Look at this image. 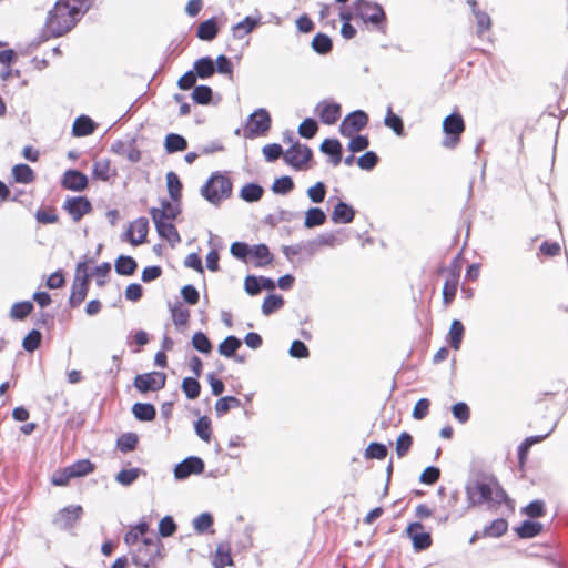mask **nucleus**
<instances>
[{"mask_svg":"<svg viewBox=\"0 0 568 568\" xmlns=\"http://www.w3.org/2000/svg\"><path fill=\"white\" fill-rule=\"evenodd\" d=\"M468 508L486 504L494 508L508 501L506 491L499 485L497 478L484 471L474 473L465 486Z\"/></svg>","mask_w":568,"mask_h":568,"instance_id":"f257e3e1","label":"nucleus"},{"mask_svg":"<svg viewBox=\"0 0 568 568\" xmlns=\"http://www.w3.org/2000/svg\"><path fill=\"white\" fill-rule=\"evenodd\" d=\"M82 17V8L71 6L69 0H59L49 11L45 27L52 37L68 33Z\"/></svg>","mask_w":568,"mask_h":568,"instance_id":"f03ea898","label":"nucleus"},{"mask_svg":"<svg viewBox=\"0 0 568 568\" xmlns=\"http://www.w3.org/2000/svg\"><path fill=\"white\" fill-rule=\"evenodd\" d=\"M232 182L220 172L213 173L201 189L202 196L211 204L219 205L231 196Z\"/></svg>","mask_w":568,"mask_h":568,"instance_id":"7ed1b4c3","label":"nucleus"},{"mask_svg":"<svg viewBox=\"0 0 568 568\" xmlns=\"http://www.w3.org/2000/svg\"><path fill=\"white\" fill-rule=\"evenodd\" d=\"M163 545L159 538H144L132 552V561L142 568H151L161 558Z\"/></svg>","mask_w":568,"mask_h":568,"instance_id":"20e7f679","label":"nucleus"},{"mask_svg":"<svg viewBox=\"0 0 568 568\" xmlns=\"http://www.w3.org/2000/svg\"><path fill=\"white\" fill-rule=\"evenodd\" d=\"M271 128V115L266 109L260 108L255 110L247 119L244 128V136L253 139L264 135Z\"/></svg>","mask_w":568,"mask_h":568,"instance_id":"39448f33","label":"nucleus"},{"mask_svg":"<svg viewBox=\"0 0 568 568\" xmlns=\"http://www.w3.org/2000/svg\"><path fill=\"white\" fill-rule=\"evenodd\" d=\"M354 12L365 23L369 22L374 26H379L386 18L383 8L378 3L367 0H356L354 2Z\"/></svg>","mask_w":568,"mask_h":568,"instance_id":"423d86ee","label":"nucleus"},{"mask_svg":"<svg viewBox=\"0 0 568 568\" xmlns=\"http://www.w3.org/2000/svg\"><path fill=\"white\" fill-rule=\"evenodd\" d=\"M464 129L465 123L460 114L453 113L446 116L443 122V130L449 136L444 139L443 145L445 148L456 146L459 141V135L463 133Z\"/></svg>","mask_w":568,"mask_h":568,"instance_id":"0eeeda50","label":"nucleus"},{"mask_svg":"<svg viewBox=\"0 0 568 568\" xmlns=\"http://www.w3.org/2000/svg\"><path fill=\"white\" fill-rule=\"evenodd\" d=\"M166 375L162 372H151L136 375L134 378V387L141 393L156 392L164 388Z\"/></svg>","mask_w":568,"mask_h":568,"instance_id":"6e6552de","label":"nucleus"},{"mask_svg":"<svg viewBox=\"0 0 568 568\" xmlns=\"http://www.w3.org/2000/svg\"><path fill=\"white\" fill-rule=\"evenodd\" d=\"M367 123L368 115L362 110H356L346 115V118L342 121L339 125V132L342 135L351 138L356 132L363 130Z\"/></svg>","mask_w":568,"mask_h":568,"instance_id":"1a4fd4ad","label":"nucleus"},{"mask_svg":"<svg viewBox=\"0 0 568 568\" xmlns=\"http://www.w3.org/2000/svg\"><path fill=\"white\" fill-rule=\"evenodd\" d=\"M312 155V150L307 145L296 142L285 152L284 160L294 169L302 170Z\"/></svg>","mask_w":568,"mask_h":568,"instance_id":"9d476101","label":"nucleus"},{"mask_svg":"<svg viewBox=\"0 0 568 568\" xmlns=\"http://www.w3.org/2000/svg\"><path fill=\"white\" fill-rule=\"evenodd\" d=\"M204 470V462L196 456H191L179 463L174 468V477L183 480L191 475H199Z\"/></svg>","mask_w":568,"mask_h":568,"instance_id":"9b49d317","label":"nucleus"},{"mask_svg":"<svg viewBox=\"0 0 568 568\" xmlns=\"http://www.w3.org/2000/svg\"><path fill=\"white\" fill-rule=\"evenodd\" d=\"M63 209L71 215L74 222H79L92 210V205L84 196H73L64 201Z\"/></svg>","mask_w":568,"mask_h":568,"instance_id":"f8f14e48","label":"nucleus"},{"mask_svg":"<svg viewBox=\"0 0 568 568\" xmlns=\"http://www.w3.org/2000/svg\"><path fill=\"white\" fill-rule=\"evenodd\" d=\"M423 525L418 521L412 523L407 529V536L413 541V547L416 551H422L430 547L432 537L428 532L423 531Z\"/></svg>","mask_w":568,"mask_h":568,"instance_id":"ddd939ff","label":"nucleus"},{"mask_svg":"<svg viewBox=\"0 0 568 568\" xmlns=\"http://www.w3.org/2000/svg\"><path fill=\"white\" fill-rule=\"evenodd\" d=\"M82 514L81 506H69L61 509L53 518V524L60 529L73 527Z\"/></svg>","mask_w":568,"mask_h":568,"instance_id":"4468645a","label":"nucleus"},{"mask_svg":"<svg viewBox=\"0 0 568 568\" xmlns=\"http://www.w3.org/2000/svg\"><path fill=\"white\" fill-rule=\"evenodd\" d=\"M149 231L146 217H139L130 224L125 235L132 245H140L145 242Z\"/></svg>","mask_w":568,"mask_h":568,"instance_id":"2eb2a0df","label":"nucleus"},{"mask_svg":"<svg viewBox=\"0 0 568 568\" xmlns=\"http://www.w3.org/2000/svg\"><path fill=\"white\" fill-rule=\"evenodd\" d=\"M181 213L179 202H170L168 200L161 201V207L150 209L152 220H166L172 221Z\"/></svg>","mask_w":568,"mask_h":568,"instance_id":"dca6fc26","label":"nucleus"},{"mask_svg":"<svg viewBox=\"0 0 568 568\" xmlns=\"http://www.w3.org/2000/svg\"><path fill=\"white\" fill-rule=\"evenodd\" d=\"M62 186L71 191L81 192L88 186V178L78 170H68L63 174Z\"/></svg>","mask_w":568,"mask_h":568,"instance_id":"f3484780","label":"nucleus"},{"mask_svg":"<svg viewBox=\"0 0 568 568\" xmlns=\"http://www.w3.org/2000/svg\"><path fill=\"white\" fill-rule=\"evenodd\" d=\"M316 110L323 123L332 125L337 122L341 116V105L337 103L321 102Z\"/></svg>","mask_w":568,"mask_h":568,"instance_id":"a211bd4d","label":"nucleus"},{"mask_svg":"<svg viewBox=\"0 0 568 568\" xmlns=\"http://www.w3.org/2000/svg\"><path fill=\"white\" fill-rule=\"evenodd\" d=\"M155 229L162 239H165L171 245H175L181 241L176 227L166 220H153Z\"/></svg>","mask_w":568,"mask_h":568,"instance_id":"6ab92c4d","label":"nucleus"},{"mask_svg":"<svg viewBox=\"0 0 568 568\" xmlns=\"http://www.w3.org/2000/svg\"><path fill=\"white\" fill-rule=\"evenodd\" d=\"M355 210L347 203L339 201L333 210L332 221L334 223L347 224L354 220Z\"/></svg>","mask_w":568,"mask_h":568,"instance_id":"aec40b11","label":"nucleus"},{"mask_svg":"<svg viewBox=\"0 0 568 568\" xmlns=\"http://www.w3.org/2000/svg\"><path fill=\"white\" fill-rule=\"evenodd\" d=\"M260 23L258 19L246 17L232 28V34L235 39H243L251 33Z\"/></svg>","mask_w":568,"mask_h":568,"instance_id":"412c9836","label":"nucleus"},{"mask_svg":"<svg viewBox=\"0 0 568 568\" xmlns=\"http://www.w3.org/2000/svg\"><path fill=\"white\" fill-rule=\"evenodd\" d=\"M95 129V123L87 115H80L75 119L72 133L74 136H87L92 134Z\"/></svg>","mask_w":568,"mask_h":568,"instance_id":"4be33fe9","label":"nucleus"},{"mask_svg":"<svg viewBox=\"0 0 568 568\" xmlns=\"http://www.w3.org/2000/svg\"><path fill=\"white\" fill-rule=\"evenodd\" d=\"M114 268L119 275L130 276L135 273L138 263L131 256L120 255L115 261Z\"/></svg>","mask_w":568,"mask_h":568,"instance_id":"5701e85b","label":"nucleus"},{"mask_svg":"<svg viewBox=\"0 0 568 568\" xmlns=\"http://www.w3.org/2000/svg\"><path fill=\"white\" fill-rule=\"evenodd\" d=\"M193 70L199 78L206 79L215 72V64L212 58L203 57L194 62Z\"/></svg>","mask_w":568,"mask_h":568,"instance_id":"b1692460","label":"nucleus"},{"mask_svg":"<svg viewBox=\"0 0 568 568\" xmlns=\"http://www.w3.org/2000/svg\"><path fill=\"white\" fill-rule=\"evenodd\" d=\"M132 413L136 419L142 422H151L156 415L155 407L149 403H135Z\"/></svg>","mask_w":568,"mask_h":568,"instance_id":"393cba45","label":"nucleus"},{"mask_svg":"<svg viewBox=\"0 0 568 568\" xmlns=\"http://www.w3.org/2000/svg\"><path fill=\"white\" fill-rule=\"evenodd\" d=\"M217 24L214 18L201 22L196 36L204 41H212L217 36Z\"/></svg>","mask_w":568,"mask_h":568,"instance_id":"a878e982","label":"nucleus"},{"mask_svg":"<svg viewBox=\"0 0 568 568\" xmlns=\"http://www.w3.org/2000/svg\"><path fill=\"white\" fill-rule=\"evenodd\" d=\"M12 176L17 183L29 184L36 179L33 170L28 164H17L12 168Z\"/></svg>","mask_w":568,"mask_h":568,"instance_id":"bb28decb","label":"nucleus"},{"mask_svg":"<svg viewBox=\"0 0 568 568\" xmlns=\"http://www.w3.org/2000/svg\"><path fill=\"white\" fill-rule=\"evenodd\" d=\"M164 148L168 153L184 151L187 148V141L180 134L169 133L165 136Z\"/></svg>","mask_w":568,"mask_h":568,"instance_id":"cd10ccee","label":"nucleus"},{"mask_svg":"<svg viewBox=\"0 0 568 568\" xmlns=\"http://www.w3.org/2000/svg\"><path fill=\"white\" fill-rule=\"evenodd\" d=\"M166 186L171 200L173 202H180L182 196V183L176 173L172 171L166 173Z\"/></svg>","mask_w":568,"mask_h":568,"instance_id":"c85d7f7f","label":"nucleus"},{"mask_svg":"<svg viewBox=\"0 0 568 568\" xmlns=\"http://www.w3.org/2000/svg\"><path fill=\"white\" fill-rule=\"evenodd\" d=\"M458 286V274L455 272L450 273L445 281L443 287V301L446 305L450 304L455 298Z\"/></svg>","mask_w":568,"mask_h":568,"instance_id":"c756f323","label":"nucleus"},{"mask_svg":"<svg viewBox=\"0 0 568 568\" xmlns=\"http://www.w3.org/2000/svg\"><path fill=\"white\" fill-rule=\"evenodd\" d=\"M326 221V214L320 207H311L305 213L304 226L312 229L324 224Z\"/></svg>","mask_w":568,"mask_h":568,"instance_id":"7c9ffc66","label":"nucleus"},{"mask_svg":"<svg viewBox=\"0 0 568 568\" xmlns=\"http://www.w3.org/2000/svg\"><path fill=\"white\" fill-rule=\"evenodd\" d=\"M264 193V190L261 185L256 183L245 184L240 191V197L245 202H256L258 201Z\"/></svg>","mask_w":568,"mask_h":568,"instance_id":"2f4dec72","label":"nucleus"},{"mask_svg":"<svg viewBox=\"0 0 568 568\" xmlns=\"http://www.w3.org/2000/svg\"><path fill=\"white\" fill-rule=\"evenodd\" d=\"M542 525L537 521L525 520L519 527L516 528V532L520 538H532L540 534Z\"/></svg>","mask_w":568,"mask_h":568,"instance_id":"473e14b6","label":"nucleus"},{"mask_svg":"<svg viewBox=\"0 0 568 568\" xmlns=\"http://www.w3.org/2000/svg\"><path fill=\"white\" fill-rule=\"evenodd\" d=\"M89 282L74 281L69 303L72 307L79 306L85 298Z\"/></svg>","mask_w":568,"mask_h":568,"instance_id":"72a5a7b5","label":"nucleus"},{"mask_svg":"<svg viewBox=\"0 0 568 568\" xmlns=\"http://www.w3.org/2000/svg\"><path fill=\"white\" fill-rule=\"evenodd\" d=\"M312 49L318 54H327L333 48L331 38L325 33H317L312 40Z\"/></svg>","mask_w":568,"mask_h":568,"instance_id":"f704fd0d","label":"nucleus"},{"mask_svg":"<svg viewBox=\"0 0 568 568\" xmlns=\"http://www.w3.org/2000/svg\"><path fill=\"white\" fill-rule=\"evenodd\" d=\"M242 342L236 336H227L220 345L219 353L225 357H233L235 352L241 347Z\"/></svg>","mask_w":568,"mask_h":568,"instance_id":"c9c22d12","label":"nucleus"},{"mask_svg":"<svg viewBox=\"0 0 568 568\" xmlns=\"http://www.w3.org/2000/svg\"><path fill=\"white\" fill-rule=\"evenodd\" d=\"M464 332L463 323L458 320H454L449 329V344L456 351L460 348Z\"/></svg>","mask_w":568,"mask_h":568,"instance_id":"e433bc0d","label":"nucleus"},{"mask_svg":"<svg viewBox=\"0 0 568 568\" xmlns=\"http://www.w3.org/2000/svg\"><path fill=\"white\" fill-rule=\"evenodd\" d=\"M250 255L257 260V266L270 264L273 260L272 254L265 244L251 246Z\"/></svg>","mask_w":568,"mask_h":568,"instance_id":"4c0bfd02","label":"nucleus"},{"mask_svg":"<svg viewBox=\"0 0 568 568\" xmlns=\"http://www.w3.org/2000/svg\"><path fill=\"white\" fill-rule=\"evenodd\" d=\"M140 474H144L140 468L122 469L116 474L115 480L126 487L132 485L139 478Z\"/></svg>","mask_w":568,"mask_h":568,"instance_id":"58836bf2","label":"nucleus"},{"mask_svg":"<svg viewBox=\"0 0 568 568\" xmlns=\"http://www.w3.org/2000/svg\"><path fill=\"white\" fill-rule=\"evenodd\" d=\"M283 304H284V300L282 296L275 295V294L267 295L264 298L263 304H262V313L265 316H268L272 313H274L275 311H277L278 308H281L283 306Z\"/></svg>","mask_w":568,"mask_h":568,"instance_id":"ea45409f","label":"nucleus"},{"mask_svg":"<svg viewBox=\"0 0 568 568\" xmlns=\"http://www.w3.org/2000/svg\"><path fill=\"white\" fill-rule=\"evenodd\" d=\"M182 390L189 399H195L200 396L201 385L196 377H185L182 381Z\"/></svg>","mask_w":568,"mask_h":568,"instance_id":"a19ab883","label":"nucleus"},{"mask_svg":"<svg viewBox=\"0 0 568 568\" xmlns=\"http://www.w3.org/2000/svg\"><path fill=\"white\" fill-rule=\"evenodd\" d=\"M68 467H69V474H71L74 478L87 476L90 473H92L94 469L93 464L88 459L78 460Z\"/></svg>","mask_w":568,"mask_h":568,"instance_id":"79ce46f5","label":"nucleus"},{"mask_svg":"<svg viewBox=\"0 0 568 568\" xmlns=\"http://www.w3.org/2000/svg\"><path fill=\"white\" fill-rule=\"evenodd\" d=\"M241 406V400L234 396H225L215 403V412L219 416L226 414L231 408Z\"/></svg>","mask_w":568,"mask_h":568,"instance_id":"37998d69","label":"nucleus"},{"mask_svg":"<svg viewBox=\"0 0 568 568\" xmlns=\"http://www.w3.org/2000/svg\"><path fill=\"white\" fill-rule=\"evenodd\" d=\"M33 310V304L29 301L14 303L10 310V315L14 320H23Z\"/></svg>","mask_w":568,"mask_h":568,"instance_id":"c03bdc74","label":"nucleus"},{"mask_svg":"<svg viewBox=\"0 0 568 568\" xmlns=\"http://www.w3.org/2000/svg\"><path fill=\"white\" fill-rule=\"evenodd\" d=\"M386 126L390 128L397 135L404 134V124L400 116L393 113L392 108L388 106L387 114L384 119Z\"/></svg>","mask_w":568,"mask_h":568,"instance_id":"a18cd8bd","label":"nucleus"},{"mask_svg":"<svg viewBox=\"0 0 568 568\" xmlns=\"http://www.w3.org/2000/svg\"><path fill=\"white\" fill-rule=\"evenodd\" d=\"M413 445V437L410 434L403 432L396 440V454L403 458L410 450Z\"/></svg>","mask_w":568,"mask_h":568,"instance_id":"49530a36","label":"nucleus"},{"mask_svg":"<svg viewBox=\"0 0 568 568\" xmlns=\"http://www.w3.org/2000/svg\"><path fill=\"white\" fill-rule=\"evenodd\" d=\"M508 528V524L505 519H495L489 526L484 529V535L489 537H500Z\"/></svg>","mask_w":568,"mask_h":568,"instance_id":"de8ad7c7","label":"nucleus"},{"mask_svg":"<svg viewBox=\"0 0 568 568\" xmlns=\"http://www.w3.org/2000/svg\"><path fill=\"white\" fill-rule=\"evenodd\" d=\"M192 345H193V347L196 351H199V352H201L203 354H207L212 349V344H211L210 339L202 332H196L193 335V337H192Z\"/></svg>","mask_w":568,"mask_h":568,"instance_id":"09e8293b","label":"nucleus"},{"mask_svg":"<svg viewBox=\"0 0 568 568\" xmlns=\"http://www.w3.org/2000/svg\"><path fill=\"white\" fill-rule=\"evenodd\" d=\"M294 189V182L290 176H282L274 181L272 191L276 194H287Z\"/></svg>","mask_w":568,"mask_h":568,"instance_id":"8fccbe9b","label":"nucleus"},{"mask_svg":"<svg viewBox=\"0 0 568 568\" xmlns=\"http://www.w3.org/2000/svg\"><path fill=\"white\" fill-rule=\"evenodd\" d=\"M212 89L207 85L194 87L192 99L199 104H207L212 99Z\"/></svg>","mask_w":568,"mask_h":568,"instance_id":"3c124183","label":"nucleus"},{"mask_svg":"<svg viewBox=\"0 0 568 568\" xmlns=\"http://www.w3.org/2000/svg\"><path fill=\"white\" fill-rule=\"evenodd\" d=\"M171 315L176 326L185 325L190 317V311L182 304L171 307Z\"/></svg>","mask_w":568,"mask_h":568,"instance_id":"603ef678","label":"nucleus"},{"mask_svg":"<svg viewBox=\"0 0 568 568\" xmlns=\"http://www.w3.org/2000/svg\"><path fill=\"white\" fill-rule=\"evenodd\" d=\"M196 435L204 442L211 438V422L206 416L199 418L194 425Z\"/></svg>","mask_w":568,"mask_h":568,"instance_id":"864d4df0","label":"nucleus"},{"mask_svg":"<svg viewBox=\"0 0 568 568\" xmlns=\"http://www.w3.org/2000/svg\"><path fill=\"white\" fill-rule=\"evenodd\" d=\"M387 456V447L381 443H371L366 450L365 457L371 459H384Z\"/></svg>","mask_w":568,"mask_h":568,"instance_id":"5fc2aeb1","label":"nucleus"},{"mask_svg":"<svg viewBox=\"0 0 568 568\" xmlns=\"http://www.w3.org/2000/svg\"><path fill=\"white\" fill-rule=\"evenodd\" d=\"M213 525V517L209 513H202L193 519V528L196 532L203 534Z\"/></svg>","mask_w":568,"mask_h":568,"instance_id":"6e6d98bb","label":"nucleus"},{"mask_svg":"<svg viewBox=\"0 0 568 568\" xmlns=\"http://www.w3.org/2000/svg\"><path fill=\"white\" fill-rule=\"evenodd\" d=\"M232 564L230 551L226 547L220 545L216 549V554L213 560L215 568H224Z\"/></svg>","mask_w":568,"mask_h":568,"instance_id":"4d7b16f0","label":"nucleus"},{"mask_svg":"<svg viewBox=\"0 0 568 568\" xmlns=\"http://www.w3.org/2000/svg\"><path fill=\"white\" fill-rule=\"evenodd\" d=\"M308 199L313 203H322L326 195V185L323 182H317L306 191Z\"/></svg>","mask_w":568,"mask_h":568,"instance_id":"13d9d810","label":"nucleus"},{"mask_svg":"<svg viewBox=\"0 0 568 568\" xmlns=\"http://www.w3.org/2000/svg\"><path fill=\"white\" fill-rule=\"evenodd\" d=\"M42 335L39 331L32 329L22 341V346L28 352L36 351L41 343Z\"/></svg>","mask_w":568,"mask_h":568,"instance_id":"bf43d9fd","label":"nucleus"},{"mask_svg":"<svg viewBox=\"0 0 568 568\" xmlns=\"http://www.w3.org/2000/svg\"><path fill=\"white\" fill-rule=\"evenodd\" d=\"M474 16L476 19L477 33L481 36L485 31L489 30L491 19L486 12L478 9H474Z\"/></svg>","mask_w":568,"mask_h":568,"instance_id":"052dcab7","label":"nucleus"},{"mask_svg":"<svg viewBox=\"0 0 568 568\" xmlns=\"http://www.w3.org/2000/svg\"><path fill=\"white\" fill-rule=\"evenodd\" d=\"M318 130V125L315 120L307 118L298 126V134L306 139H312Z\"/></svg>","mask_w":568,"mask_h":568,"instance_id":"680f3d73","label":"nucleus"},{"mask_svg":"<svg viewBox=\"0 0 568 568\" xmlns=\"http://www.w3.org/2000/svg\"><path fill=\"white\" fill-rule=\"evenodd\" d=\"M138 444V436L132 433H128L122 435L118 439V447L121 452L128 453L135 448Z\"/></svg>","mask_w":568,"mask_h":568,"instance_id":"e2e57ef3","label":"nucleus"},{"mask_svg":"<svg viewBox=\"0 0 568 568\" xmlns=\"http://www.w3.org/2000/svg\"><path fill=\"white\" fill-rule=\"evenodd\" d=\"M378 162V156L375 152L368 151L357 159V164L362 170L371 171Z\"/></svg>","mask_w":568,"mask_h":568,"instance_id":"0e129e2a","label":"nucleus"},{"mask_svg":"<svg viewBox=\"0 0 568 568\" xmlns=\"http://www.w3.org/2000/svg\"><path fill=\"white\" fill-rule=\"evenodd\" d=\"M176 531V525L171 516L163 517L159 523V534L162 537H170Z\"/></svg>","mask_w":568,"mask_h":568,"instance_id":"69168bd1","label":"nucleus"},{"mask_svg":"<svg viewBox=\"0 0 568 568\" xmlns=\"http://www.w3.org/2000/svg\"><path fill=\"white\" fill-rule=\"evenodd\" d=\"M524 513L530 518H539L545 513V504L542 500H534L524 508Z\"/></svg>","mask_w":568,"mask_h":568,"instance_id":"338daca9","label":"nucleus"},{"mask_svg":"<svg viewBox=\"0 0 568 568\" xmlns=\"http://www.w3.org/2000/svg\"><path fill=\"white\" fill-rule=\"evenodd\" d=\"M440 477V470L437 467L429 466L420 475L419 480L426 485L435 484Z\"/></svg>","mask_w":568,"mask_h":568,"instance_id":"774afa93","label":"nucleus"}]
</instances>
